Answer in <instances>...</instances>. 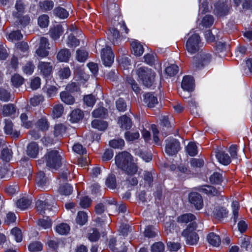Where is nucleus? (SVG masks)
<instances>
[{
  "instance_id": "obj_2",
  "label": "nucleus",
  "mask_w": 252,
  "mask_h": 252,
  "mask_svg": "<svg viewBox=\"0 0 252 252\" xmlns=\"http://www.w3.org/2000/svg\"><path fill=\"white\" fill-rule=\"evenodd\" d=\"M136 73L145 86L148 88L152 86L154 82L156 73L151 68L141 66L136 70Z\"/></svg>"
},
{
  "instance_id": "obj_61",
  "label": "nucleus",
  "mask_w": 252,
  "mask_h": 252,
  "mask_svg": "<svg viewBox=\"0 0 252 252\" xmlns=\"http://www.w3.org/2000/svg\"><path fill=\"white\" fill-rule=\"evenodd\" d=\"M35 66L32 62H28L23 66V70L24 73L27 74H31L33 72Z\"/></svg>"
},
{
  "instance_id": "obj_15",
  "label": "nucleus",
  "mask_w": 252,
  "mask_h": 252,
  "mask_svg": "<svg viewBox=\"0 0 252 252\" xmlns=\"http://www.w3.org/2000/svg\"><path fill=\"white\" fill-rule=\"evenodd\" d=\"M215 156L218 161L224 165H227L231 162V158L227 153L220 150L215 152Z\"/></svg>"
},
{
  "instance_id": "obj_59",
  "label": "nucleus",
  "mask_w": 252,
  "mask_h": 252,
  "mask_svg": "<svg viewBox=\"0 0 252 252\" xmlns=\"http://www.w3.org/2000/svg\"><path fill=\"white\" fill-rule=\"evenodd\" d=\"M38 224L42 228L47 229L51 226L52 222L49 217H47L45 219H42L39 220Z\"/></svg>"
},
{
  "instance_id": "obj_6",
  "label": "nucleus",
  "mask_w": 252,
  "mask_h": 252,
  "mask_svg": "<svg viewBox=\"0 0 252 252\" xmlns=\"http://www.w3.org/2000/svg\"><path fill=\"white\" fill-rule=\"evenodd\" d=\"M211 55L208 53H202L193 58L192 65L195 69H201L209 63L211 59Z\"/></svg>"
},
{
  "instance_id": "obj_60",
  "label": "nucleus",
  "mask_w": 252,
  "mask_h": 252,
  "mask_svg": "<svg viewBox=\"0 0 252 252\" xmlns=\"http://www.w3.org/2000/svg\"><path fill=\"white\" fill-rule=\"evenodd\" d=\"M12 176V172L6 168H1L0 169V177L1 179L7 180Z\"/></svg>"
},
{
  "instance_id": "obj_1",
  "label": "nucleus",
  "mask_w": 252,
  "mask_h": 252,
  "mask_svg": "<svg viewBox=\"0 0 252 252\" xmlns=\"http://www.w3.org/2000/svg\"><path fill=\"white\" fill-rule=\"evenodd\" d=\"M115 163L117 167L128 175L135 174L138 170L135 163L132 162V157L127 152H123L115 157Z\"/></svg>"
},
{
  "instance_id": "obj_19",
  "label": "nucleus",
  "mask_w": 252,
  "mask_h": 252,
  "mask_svg": "<svg viewBox=\"0 0 252 252\" xmlns=\"http://www.w3.org/2000/svg\"><path fill=\"white\" fill-rule=\"evenodd\" d=\"M198 190L208 195L217 196L220 194V191L212 186H202L198 188Z\"/></svg>"
},
{
  "instance_id": "obj_35",
  "label": "nucleus",
  "mask_w": 252,
  "mask_h": 252,
  "mask_svg": "<svg viewBox=\"0 0 252 252\" xmlns=\"http://www.w3.org/2000/svg\"><path fill=\"white\" fill-rule=\"evenodd\" d=\"M75 220L77 224L80 225H83L88 221V215L87 213L84 211H79L77 214Z\"/></svg>"
},
{
  "instance_id": "obj_42",
  "label": "nucleus",
  "mask_w": 252,
  "mask_h": 252,
  "mask_svg": "<svg viewBox=\"0 0 252 252\" xmlns=\"http://www.w3.org/2000/svg\"><path fill=\"white\" fill-rule=\"evenodd\" d=\"M65 126L62 124H58L54 126V134L56 137L62 136L66 131Z\"/></svg>"
},
{
  "instance_id": "obj_11",
  "label": "nucleus",
  "mask_w": 252,
  "mask_h": 252,
  "mask_svg": "<svg viewBox=\"0 0 252 252\" xmlns=\"http://www.w3.org/2000/svg\"><path fill=\"white\" fill-rule=\"evenodd\" d=\"M189 200L196 210H200L203 206L202 197L198 192H190L189 195Z\"/></svg>"
},
{
  "instance_id": "obj_64",
  "label": "nucleus",
  "mask_w": 252,
  "mask_h": 252,
  "mask_svg": "<svg viewBox=\"0 0 252 252\" xmlns=\"http://www.w3.org/2000/svg\"><path fill=\"white\" fill-rule=\"evenodd\" d=\"M59 75L62 79L67 78L70 75V70L68 67L61 68L59 71Z\"/></svg>"
},
{
  "instance_id": "obj_54",
  "label": "nucleus",
  "mask_w": 252,
  "mask_h": 252,
  "mask_svg": "<svg viewBox=\"0 0 252 252\" xmlns=\"http://www.w3.org/2000/svg\"><path fill=\"white\" fill-rule=\"evenodd\" d=\"M109 145L112 148L121 149L124 147L125 142L122 139H114L109 142Z\"/></svg>"
},
{
  "instance_id": "obj_21",
  "label": "nucleus",
  "mask_w": 252,
  "mask_h": 252,
  "mask_svg": "<svg viewBox=\"0 0 252 252\" xmlns=\"http://www.w3.org/2000/svg\"><path fill=\"white\" fill-rule=\"evenodd\" d=\"M25 4L22 0H17L15 4V10L12 12L13 17L19 18L24 12Z\"/></svg>"
},
{
  "instance_id": "obj_40",
  "label": "nucleus",
  "mask_w": 252,
  "mask_h": 252,
  "mask_svg": "<svg viewBox=\"0 0 252 252\" xmlns=\"http://www.w3.org/2000/svg\"><path fill=\"white\" fill-rule=\"evenodd\" d=\"M16 112V108L12 104L4 105L3 107L2 113L4 116H11Z\"/></svg>"
},
{
  "instance_id": "obj_20",
  "label": "nucleus",
  "mask_w": 252,
  "mask_h": 252,
  "mask_svg": "<svg viewBox=\"0 0 252 252\" xmlns=\"http://www.w3.org/2000/svg\"><path fill=\"white\" fill-rule=\"evenodd\" d=\"M36 127L42 131L47 130L50 126V123L45 116H42L36 122L35 124Z\"/></svg>"
},
{
  "instance_id": "obj_37",
  "label": "nucleus",
  "mask_w": 252,
  "mask_h": 252,
  "mask_svg": "<svg viewBox=\"0 0 252 252\" xmlns=\"http://www.w3.org/2000/svg\"><path fill=\"white\" fill-rule=\"evenodd\" d=\"M92 126L94 128L98 129L99 130H104L107 127L108 125L105 121L94 120L92 122Z\"/></svg>"
},
{
  "instance_id": "obj_22",
  "label": "nucleus",
  "mask_w": 252,
  "mask_h": 252,
  "mask_svg": "<svg viewBox=\"0 0 252 252\" xmlns=\"http://www.w3.org/2000/svg\"><path fill=\"white\" fill-rule=\"evenodd\" d=\"M144 102L149 107H154L158 104V99L153 94L148 93L144 95Z\"/></svg>"
},
{
  "instance_id": "obj_43",
  "label": "nucleus",
  "mask_w": 252,
  "mask_h": 252,
  "mask_svg": "<svg viewBox=\"0 0 252 252\" xmlns=\"http://www.w3.org/2000/svg\"><path fill=\"white\" fill-rule=\"evenodd\" d=\"M107 114V110L103 107L95 109L92 113V115L95 118H105Z\"/></svg>"
},
{
  "instance_id": "obj_17",
  "label": "nucleus",
  "mask_w": 252,
  "mask_h": 252,
  "mask_svg": "<svg viewBox=\"0 0 252 252\" xmlns=\"http://www.w3.org/2000/svg\"><path fill=\"white\" fill-rule=\"evenodd\" d=\"M4 129L5 132L7 134L10 135L13 138H18L20 136V131L13 130V124L10 120H5V126L4 127Z\"/></svg>"
},
{
  "instance_id": "obj_4",
  "label": "nucleus",
  "mask_w": 252,
  "mask_h": 252,
  "mask_svg": "<svg viewBox=\"0 0 252 252\" xmlns=\"http://www.w3.org/2000/svg\"><path fill=\"white\" fill-rule=\"evenodd\" d=\"M197 226L194 223L188 225L187 228L182 232V235L186 239L187 244L193 245L197 244L199 240L198 234L195 232Z\"/></svg>"
},
{
  "instance_id": "obj_12",
  "label": "nucleus",
  "mask_w": 252,
  "mask_h": 252,
  "mask_svg": "<svg viewBox=\"0 0 252 252\" xmlns=\"http://www.w3.org/2000/svg\"><path fill=\"white\" fill-rule=\"evenodd\" d=\"M196 218L194 215L191 213H186L178 216L176 219L178 223L180 224L190 225L191 223H194L196 226L197 224L195 220Z\"/></svg>"
},
{
  "instance_id": "obj_46",
  "label": "nucleus",
  "mask_w": 252,
  "mask_h": 252,
  "mask_svg": "<svg viewBox=\"0 0 252 252\" xmlns=\"http://www.w3.org/2000/svg\"><path fill=\"white\" fill-rule=\"evenodd\" d=\"M105 184L110 189H115L117 186L115 176L113 174L109 175L106 180Z\"/></svg>"
},
{
  "instance_id": "obj_36",
  "label": "nucleus",
  "mask_w": 252,
  "mask_h": 252,
  "mask_svg": "<svg viewBox=\"0 0 252 252\" xmlns=\"http://www.w3.org/2000/svg\"><path fill=\"white\" fill-rule=\"evenodd\" d=\"M31 203L32 201L30 199L23 197L17 201L16 205L17 207L21 210H25L27 209L31 205Z\"/></svg>"
},
{
  "instance_id": "obj_34",
  "label": "nucleus",
  "mask_w": 252,
  "mask_h": 252,
  "mask_svg": "<svg viewBox=\"0 0 252 252\" xmlns=\"http://www.w3.org/2000/svg\"><path fill=\"white\" fill-rule=\"evenodd\" d=\"M24 81V79L22 76L18 74H15L11 78V82L12 86L16 88L21 86Z\"/></svg>"
},
{
  "instance_id": "obj_56",
  "label": "nucleus",
  "mask_w": 252,
  "mask_h": 252,
  "mask_svg": "<svg viewBox=\"0 0 252 252\" xmlns=\"http://www.w3.org/2000/svg\"><path fill=\"white\" fill-rule=\"evenodd\" d=\"M100 237V234L96 229H92L88 234V239L91 242L97 241Z\"/></svg>"
},
{
  "instance_id": "obj_38",
  "label": "nucleus",
  "mask_w": 252,
  "mask_h": 252,
  "mask_svg": "<svg viewBox=\"0 0 252 252\" xmlns=\"http://www.w3.org/2000/svg\"><path fill=\"white\" fill-rule=\"evenodd\" d=\"M54 2L52 0H45L40 1L39 6L42 11H46L51 10L54 7Z\"/></svg>"
},
{
  "instance_id": "obj_33",
  "label": "nucleus",
  "mask_w": 252,
  "mask_h": 252,
  "mask_svg": "<svg viewBox=\"0 0 252 252\" xmlns=\"http://www.w3.org/2000/svg\"><path fill=\"white\" fill-rule=\"evenodd\" d=\"M23 36L19 30L12 31L10 33H6V38L8 40L13 41L14 40H19L22 39Z\"/></svg>"
},
{
  "instance_id": "obj_44",
  "label": "nucleus",
  "mask_w": 252,
  "mask_h": 252,
  "mask_svg": "<svg viewBox=\"0 0 252 252\" xmlns=\"http://www.w3.org/2000/svg\"><path fill=\"white\" fill-rule=\"evenodd\" d=\"M186 149L187 153L191 157H194L197 154V146L194 142H189Z\"/></svg>"
},
{
  "instance_id": "obj_13",
  "label": "nucleus",
  "mask_w": 252,
  "mask_h": 252,
  "mask_svg": "<svg viewBox=\"0 0 252 252\" xmlns=\"http://www.w3.org/2000/svg\"><path fill=\"white\" fill-rule=\"evenodd\" d=\"M37 67L40 73L45 77L50 76L53 70L52 64L49 62H39Z\"/></svg>"
},
{
  "instance_id": "obj_9",
  "label": "nucleus",
  "mask_w": 252,
  "mask_h": 252,
  "mask_svg": "<svg viewBox=\"0 0 252 252\" xmlns=\"http://www.w3.org/2000/svg\"><path fill=\"white\" fill-rule=\"evenodd\" d=\"M101 60L105 66H110L114 62V55L111 48L106 47L102 50L101 53Z\"/></svg>"
},
{
  "instance_id": "obj_14",
  "label": "nucleus",
  "mask_w": 252,
  "mask_h": 252,
  "mask_svg": "<svg viewBox=\"0 0 252 252\" xmlns=\"http://www.w3.org/2000/svg\"><path fill=\"white\" fill-rule=\"evenodd\" d=\"M181 87L184 91L192 92L194 88V81L191 76H185L184 77Z\"/></svg>"
},
{
  "instance_id": "obj_49",
  "label": "nucleus",
  "mask_w": 252,
  "mask_h": 252,
  "mask_svg": "<svg viewBox=\"0 0 252 252\" xmlns=\"http://www.w3.org/2000/svg\"><path fill=\"white\" fill-rule=\"evenodd\" d=\"M228 212L223 207H218L215 209L214 215L216 218L221 219L227 216Z\"/></svg>"
},
{
  "instance_id": "obj_48",
  "label": "nucleus",
  "mask_w": 252,
  "mask_h": 252,
  "mask_svg": "<svg viewBox=\"0 0 252 252\" xmlns=\"http://www.w3.org/2000/svg\"><path fill=\"white\" fill-rule=\"evenodd\" d=\"M88 52L83 49H78L76 51V59L80 62H85L88 58Z\"/></svg>"
},
{
  "instance_id": "obj_62",
  "label": "nucleus",
  "mask_w": 252,
  "mask_h": 252,
  "mask_svg": "<svg viewBox=\"0 0 252 252\" xmlns=\"http://www.w3.org/2000/svg\"><path fill=\"white\" fill-rule=\"evenodd\" d=\"M11 233L14 236L15 239L17 242H21L22 240V235L20 229L15 227L11 230Z\"/></svg>"
},
{
  "instance_id": "obj_24",
  "label": "nucleus",
  "mask_w": 252,
  "mask_h": 252,
  "mask_svg": "<svg viewBox=\"0 0 252 252\" xmlns=\"http://www.w3.org/2000/svg\"><path fill=\"white\" fill-rule=\"evenodd\" d=\"M118 124L122 128L125 129H129L132 126L131 119L126 115H123L119 118Z\"/></svg>"
},
{
  "instance_id": "obj_45",
  "label": "nucleus",
  "mask_w": 252,
  "mask_h": 252,
  "mask_svg": "<svg viewBox=\"0 0 252 252\" xmlns=\"http://www.w3.org/2000/svg\"><path fill=\"white\" fill-rule=\"evenodd\" d=\"M28 249L31 252H37L42 251L43 245L40 242L35 241L29 245Z\"/></svg>"
},
{
  "instance_id": "obj_10",
  "label": "nucleus",
  "mask_w": 252,
  "mask_h": 252,
  "mask_svg": "<svg viewBox=\"0 0 252 252\" xmlns=\"http://www.w3.org/2000/svg\"><path fill=\"white\" fill-rule=\"evenodd\" d=\"M109 246L110 249L114 252H126L127 249L121 238L116 240L113 238L110 240Z\"/></svg>"
},
{
  "instance_id": "obj_8",
  "label": "nucleus",
  "mask_w": 252,
  "mask_h": 252,
  "mask_svg": "<svg viewBox=\"0 0 252 252\" xmlns=\"http://www.w3.org/2000/svg\"><path fill=\"white\" fill-rule=\"evenodd\" d=\"M231 8L230 4L227 2L219 1L215 4L214 13L219 17L224 16L229 13Z\"/></svg>"
},
{
  "instance_id": "obj_29",
  "label": "nucleus",
  "mask_w": 252,
  "mask_h": 252,
  "mask_svg": "<svg viewBox=\"0 0 252 252\" xmlns=\"http://www.w3.org/2000/svg\"><path fill=\"white\" fill-rule=\"evenodd\" d=\"M207 240L209 244L215 247H218L221 242L220 236L213 232L208 235Z\"/></svg>"
},
{
  "instance_id": "obj_39",
  "label": "nucleus",
  "mask_w": 252,
  "mask_h": 252,
  "mask_svg": "<svg viewBox=\"0 0 252 252\" xmlns=\"http://www.w3.org/2000/svg\"><path fill=\"white\" fill-rule=\"evenodd\" d=\"M58 191L61 194L68 195L72 193L73 189L72 187L69 184L65 183L64 185H60Z\"/></svg>"
},
{
  "instance_id": "obj_57",
  "label": "nucleus",
  "mask_w": 252,
  "mask_h": 252,
  "mask_svg": "<svg viewBox=\"0 0 252 252\" xmlns=\"http://www.w3.org/2000/svg\"><path fill=\"white\" fill-rule=\"evenodd\" d=\"M127 83L131 86V88L136 93H138L140 92V89L136 81L131 77H127L126 78Z\"/></svg>"
},
{
  "instance_id": "obj_41",
  "label": "nucleus",
  "mask_w": 252,
  "mask_h": 252,
  "mask_svg": "<svg viewBox=\"0 0 252 252\" xmlns=\"http://www.w3.org/2000/svg\"><path fill=\"white\" fill-rule=\"evenodd\" d=\"M70 230L69 226L66 223H61L57 225L56 231L61 235H65L67 234Z\"/></svg>"
},
{
  "instance_id": "obj_26",
  "label": "nucleus",
  "mask_w": 252,
  "mask_h": 252,
  "mask_svg": "<svg viewBox=\"0 0 252 252\" xmlns=\"http://www.w3.org/2000/svg\"><path fill=\"white\" fill-rule=\"evenodd\" d=\"M63 32L62 26L59 25H57L50 29V36L53 40H57L62 34Z\"/></svg>"
},
{
  "instance_id": "obj_5",
  "label": "nucleus",
  "mask_w": 252,
  "mask_h": 252,
  "mask_svg": "<svg viewBox=\"0 0 252 252\" xmlns=\"http://www.w3.org/2000/svg\"><path fill=\"white\" fill-rule=\"evenodd\" d=\"M200 43V39L199 34L193 33L190 35L186 42V49L189 53L194 54L199 50Z\"/></svg>"
},
{
  "instance_id": "obj_63",
  "label": "nucleus",
  "mask_w": 252,
  "mask_h": 252,
  "mask_svg": "<svg viewBox=\"0 0 252 252\" xmlns=\"http://www.w3.org/2000/svg\"><path fill=\"white\" fill-rule=\"evenodd\" d=\"M164 250V246L160 242L155 243L151 247L152 252H163Z\"/></svg>"
},
{
  "instance_id": "obj_32",
  "label": "nucleus",
  "mask_w": 252,
  "mask_h": 252,
  "mask_svg": "<svg viewBox=\"0 0 252 252\" xmlns=\"http://www.w3.org/2000/svg\"><path fill=\"white\" fill-rule=\"evenodd\" d=\"M53 14L61 19L66 18L68 15V12L64 8L61 7H56L53 11Z\"/></svg>"
},
{
  "instance_id": "obj_18",
  "label": "nucleus",
  "mask_w": 252,
  "mask_h": 252,
  "mask_svg": "<svg viewBox=\"0 0 252 252\" xmlns=\"http://www.w3.org/2000/svg\"><path fill=\"white\" fill-rule=\"evenodd\" d=\"M27 154L32 158H36L39 152V147L36 142H31L27 146Z\"/></svg>"
},
{
  "instance_id": "obj_30",
  "label": "nucleus",
  "mask_w": 252,
  "mask_h": 252,
  "mask_svg": "<svg viewBox=\"0 0 252 252\" xmlns=\"http://www.w3.org/2000/svg\"><path fill=\"white\" fill-rule=\"evenodd\" d=\"M60 97L62 101L68 105L73 104L75 101L74 97L65 91L61 93Z\"/></svg>"
},
{
  "instance_id": "obj_27",
  "label": "nucleus",
  "mask_w": 252,
  "mask_h": 252,
  "mask_svg": "<svg viewBox=\"0 0 252 252\" xmlns=\"http://www.w3.org/2000/svg\"><path fill=\"white\" fill-rule=\"evenodd\" d=\"M131 46L133 54L136 56H141L144 52L143 45L137 41H133L131 43Z\"/></svg>"
},
{
  "instance_id": "obj_47",
  "label": "nucleus",
  "mask_w": 252,
  "mask_h": 252,
  "mask_svg": "<svg viewBox=\"0 0 252 252\" xmlns=\"http://www.w3.org/2000/svg\"><path fill=\"white\" fill-rule=\"evenodd\" d=\"M210 181L212 184H220L223 181L222 175L218 172H215L210 177Z\"/></svg>"
},
{
  "instance_id": "obj_55",
  "label": "nucleus",
  "mask_w": 252,
  "mask_h": 252,
  "mask_svg": "<svg viewBox=\"0 0 252 252\" xmlns=\"http://www.w3.org/2000/svg\"><path fill=\"white\" fill-rule=\"evenodd\" d=\"M214 23V17L212 15H207L203 18L202 25L203 27H210Z\"/></svg>"
},
{
  "instance_id": "obj_23",
  "label": "nucleus",
  "mask_w": 252,
  "mask_h": 252,
  "mask_svg": "<svg viewBox=\"0 0 252 252\" xmlns=\"http://www.w3.org/2000/svg\"><path fill=\"white\" fill-rule=\"evenodd\" d=\"M108 39L114 45L119 43L120 40V33L119 31L115 28H112L109 30L108 33Z\"/></svg>"
},
{
  "instance_id": "obj_25",
  "label": "nucleus",
  "mask_w": 252,
  "mask_h": 252,
  "mask_svg": "<svg viewBox=\"0 0 252 252\" xmlns=\"http://www.w3.org/2000/svg\"><path fill=\"white\" fill-rule=\"evenodd\" d=\"M36 182L39 188L42 189H45L47 181L43 172L40 171L37 173Z\"/></svg>"
},
{
  "instance_id": "obj_28",
  "label": "nucleus",
  "mask_w": 252,
  "mask_h": 252,
  "mask_svg": "<svg viewBox=\"0 0 252 252\" xmlns=\"http://www.w3.org/2000/svg\"><path fill=\"white\" fill-rule=\"evenodd\" d=\"M84 116L83 112L80 109L73 110L70 114V121L72 123H77L82 120Z\"/></svg>"
},
{
  "instance_id": "obj_16",
  "label": "nucleus",
  "mask_w": 252,
  "mask_h": 252,
  "mask_svg": "<svg viewBox=\"0 0 252 252\" xmlns=\"http://www.w3.org/2000/svg\"><path fill=\"white\" fill-rule=\"evenodd\" d=\"M38 212L42 215L46 214V211H51L52 206L46 201L38 200L36 202Z\"/></svg>"
},
{
  "instance_id": "obj_3",
  "label": "nucleus",
  "mask_w": 252,
  "mask_h": 252,
  "mask_svg": "<svg viewBox=\"0 0 252 252\" xmlns=\"http://www.w3.org/2000/svg\"><path fill=\"white\" fill-rule=\"evenodd\" d=\"M46 165L53 170H57L62 164V157L56 150L48 151L44 156Z\"/></svg>"
},
{
  "instance_id": "obj_50",
  "label": "nucleus",
  "mask_w": 252,
  "mask_h": 252,
  "mask_svg": "<svg viewBox=\"0 0 252 252\" xmlns=\"http://www.w3.org/2000/svg\"><path fill=\"white\" fill-rule=\"evenodd\" d=\"M63 107L61 104H58L55 105L53 110L54 118H58L60 117L63 113Z\"/></svg>"
},
{
  "instance_id": "obj_7",
  "label": "nucleus",
  "mask_w": 252,
  "mask_h": 252,
  "mask_svg": "<svg viewBox=\"0 0 252 252\" xmlns=\"http://www.w3.org/2000/svg\"><path fill=\"white\" fill-rule=\"evenodd\" d=\"M166 153L169 156H174L177 154L181 149L179 141L174 138H169L165 140Z\"/></svg>"
},
{
  "instance_id": "obj_58",
  "label": "nucleus",
  "mask_w": 252,
  "mask_h": 252,
  "mask_svg": "<svg viewBox=\"0 0 252 252\" xmlns=\"http://www.w3.org/2000/svg\"><path fill=\"white\" fill-rule=\"evenodd\" d=\"M80 41L79 40L72 34L68 36L67 44L70 47H76L79 45Z\"/></svg>"
},
{
  "instance_id": "obj_52",
  "label": "nucleus",
  "mask_w": 252,
  "mask_h": 252,
  "mask_svg": "<svg viewBox=\"0 0 252 252\" xmlns=\"http://www.w3.org/2000/svg\"><path fill=\"white\" fill-rule=\"evenodd\" d=\"M178 71L179 67L175 64H171L165 69V72L170 76H174L178 73Z\"/></svg>"
},
{
  "instance_id": "obj_31",
  "label": "nucleus",
  "mask_w": 252,
  "mask_h": 252,
  "mask_svg": "<svg viewBox=\"0 0 252 252\" xmlns=\"http://www.w3.org/2000/svg\"><path fill=\"white\" fill-rule=\"evenodd\" d=\"M70 53L67 49L61 50L57 54V58L60 62H66L68 61Z\"/></svg>"
},
{
  "instance_id": "obj_53",
  "label": "nucleus",
  "mask_w": 252,
  "mask_h": 252,
  "mask_svg": "<svg viewBox=\"0 0 252 252\" xmlns=\"http://www.w3.org/2000/svg\"><path fill=\"white\" fill-rule=\"evenodd\" d=\"M49 22V17L46 14L41 15L38 19V24L41 28H45L47 27Z\"/></svg>"
},
{
  "instance_id": "obj_51",
  "label": "nucleus",
  "mask_w": 252,
  "mask_h": 252,
  "mask_svg": "<svg viewBox=\"0 0 252 252\" xmlns=\"http://www.w3.org/2000/svg\"><path fill=\"white\" fill-rule=\"evenodd\" d=\"M12 152L11 149L3 148L1 153V158L5 161L8 162L12 158Z\"/></svg>"
}]
</instances>
